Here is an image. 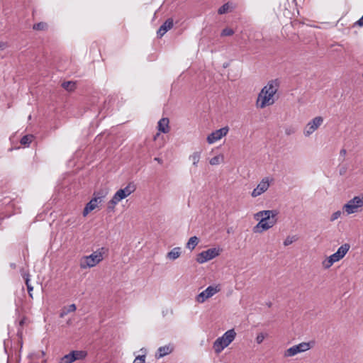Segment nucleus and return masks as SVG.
Returning <instances> with one entry per match:
<instances>
[{"mask_svg": "<svg viewBox=\"0 0 363 363\" xmlns=\"http://www.w3.org/2000/svg\"><path fill=\"white\" fill-rule=\"evenodd\" d=\"M169 119L167 118H162L158 121V130L163 133H167L169 131Z\"/></svg>", "mask_w": 363, "mask_h": 363, "instance_id": "nucleus-18", "label": "nucleus"}, {"mask_svg": "<svg viewBox=\"0 0 363 363\" xmlns=\"http://www.w3.org/2000/svg\"><path fill=\"white\" fill-rule=\"evenodd\" d=\"M363 207V198L354 196L345 203L342 210L347 214H352L360 211V208Z\"/></svg>", "mask_w": 363, "mask_h": 363, "instance_id": "nucleus-7", "label": "nucleus"}, {"mask_svg": "<svg viewBox=\"0 0 363 363\" xmlns=\"http://www.w3.org/2000/svg\"><path fill=\"white\" fill-rule=\"evenodd\" d=\"M95 196L86 205L91 211L96 208L98 202H101L104 197L103 193L94 194Z\"/></svg>", "mask_w": 363, "mask_h": 363, "instance_id": "nucleus-15", "label": "nucleus"}, {"mask_svg": "<svg viewBox=\"0 0 363 363\" xmlns=\"http://www.w3.org/2000/svg\"><path fill=\"white\" fill-rule=\"evenodd\" d=\"M265 337H266V335L264 333H259L256 337L257 343L261 344L263 342V340H264Z\"/></svg>", "mask_w": 363, "mask_h": 363, "instance_id": "nucleus-34", "label": "nucleus"}, {"mask_svg": "<svg viewBox=\"0 0 363 363\" xmlns=\"http://www.w3.org/2000/svg\"><path fill=\"white\" fill-rule=\"evenodd\" d=\"M201 152H194L192 155H190L189 159L192 160L193 165L194 167H197L198 163L201 158Z\"/></svg>", "mask_w": 363, "mask_h": 363, "instance_id": "nucleus-23", "label": "nucleus"}, {"mask_svg": "<svg viewBox=\"0 0 363 363\" xmlns=\"http://www.w3.org/2000/svg\"><path fill=\"white\" fill-rule=\"evenodd\" d=\"M33 28L36 30H44L47 28V24L44 22H40L34 24Z\"/></svg>", "mask_w": 363, "mask_h": 363, "instance_id": "nucleus-30", "label": "nucleus"}, {"mask_svg": "<svg viewBox=\"0 0 363 363\" xmlns=\"http://www.w3.org/2000/svg\"><path fill=\"white\" fill-rule=\"evenodd\" d=\"M236 333L234 329L227 330L221 337H219L213 342V350L216 354L220 353L226 347H228L234 340Z\"/></svg>", "mask_w": 363, "mask_h": 363, "instance_id": "nucleus-4", "label": "nucleus"}, {"mask_svg": "<svg viewBox=\"0 0 363 363\" xmlns=\"http://www.w3.org/2000/svg\"><path fill=\"white\" fill-rule=\"evenodd\" d=\"M228 133V127H224L218 130H216V131L212 132L211 134L208 135L206 139L207 142L209 144H213L216 141L219 140L220 139H221L223 136H225Z\"/></svg>", "mask_w": 363, "mask_h": 363, "instance_id": "nucleus-12", "label": "nucleus"}, {"mask_svg": "<svg viewBox=\"0 0 363 363\" xmlns=\"http://www.w3.org/2000/svg\"><path fill=\"white\" fill-rule=\"evenodd\" d=\"M300 353L299 350L297 345H294L286 350L284 351V356L285 357H290L295 356L296 354Z\"/></svg>", "mask_w": 363, "mask_h": 363, "instance_id": "nucleus-21", "label": "nucleus"}, {"mask_svg": "<svg viewBox=\"0 0 363 363\" xmlns=\"http://www.w3.org/2000/svg\"><path fill=\"white\" fill-rule=\"evenodd\" d=\"M62 86L67 91H72L75 88V83L70 81L65 82L62 84Z\"/></svg>", "mask_w": 363, "mask_h": 363, "instance_id": "nucleus-27", "label": "nucleus"}, {"mask_svg": "<svg viewBox=\"0 0 363 363\" xmlns=\"http://www.w3.org/2000/svg\"><path fill=\"white\" fill-rule=\"evenodd\" d=\"M295 239L294 238V237H287L285 240L284 241V246H288L291 244H292L294 242Z\"/></svg>", "mask_w": 363, "mask_h": 363, "instance_id": "nucleus-35", "label": "nucleus"}, {"mask_svg": "<svg viewBox=\"0 0 363 363\" xmlns=\"http://www.w3.org/2000/svg\"><path fill=\"white\" fill-rule=\"evenodd\" d=\"M73 359L72 358L70 352L64 355L62 357L60 358L58 363H72Z\"/></svg>", "mask_w": 363, "mask_h": 363, "instance_id": "nucleus-29", "label": "nucleus"}, {"mask_svg": "<svg viewBox=\"0 0 363 363\" xmlns=\"http://www.w3.org/2000/svg\"><path fill=\"white\" fill-rule=\"evenodd\" d=\"M174 347L172 345L169 344L162 347H160L155 354L157 359H160L172 352Z\"/></svg>", "mask_w": 363, "mask_h": 363, "instance_id": "nucleus-14", "label": "nucleus"}, {"mask_svg": "<svg viewBox=\"0 0 363 363\" xmlns=\"http://www.w3.org/2000/svg\"><path fill=\"white\" fill-rule=\"evenodd\" d=\"M273 211L274 210L260 211H259V212H257V213L255 214V216H254L255 219L258 220L259 218H262L263 217H264L267 214L273 213Z\"/></svg>", "mask_w": 363, "mask_h": 363, "instance_id": "nucleus-24", "label": "nucleus"}, {"mask_svg": "<svg viewBox=\"0 0 363 363\" xmlns=\"http://www.w3.org/2000/svg\"><path fill=\"white\" fill-rule=\"evenodd\" d=\"M342 172H343V170H341V171L340 172V174H342Z\"/></svg>", "mask_w": 363, "mask_h": 363, "instance_id": "nucleus-45", "label": "nucleus"}, {"mask_svg": "<svg viewBox=\"0 0 363 363\" xmlns=\"http://www.w3.org/2000/svg\"><path fill=\"white\" fill-rule=\"evenodd\" d=\"M356 24L359 26H363V16L356 22Z\"/></svg>", "mask_w": 363, "mask_h": 363, "instance_id": "nucleus-41", "label": "nucleus"}, {"mask_svg": "<svg viewBox=\"0 0 363 363\" xmlns=\"http://www.w3.org/2000/svg\"><path fill=\"white\" fill-rule=\"evenodd\" d=\"M155 161L157 162L158 163L160 164H162V160L160 159V157H155L154 159Z\"/></svg>", "mask_w": 363, "mask_h": 363, "instance_id": "nucleus-43", "label": "nucleus"}, {"mask_svg": "<svg viewBox=\"0 0 363 363\" xmlns=\"http://www.w3.org/2000/svg\"><path fill=\"white\" fill-rule=\"evenodd\" d=\"M173 25L174 21L172 18L167 19L158 29L157 32V36L160 38L162 37L169 30L173 27Z\"/></svg>", "mask_w": 363, "mask_h": 363, "instance_id": "nucleus-13", "label": "nucleus"}, {"mask_svg": "<svg viewBox=\"0 0 363 363\" xmlns=\"http://www.w3.org/2000/svg\"><path fill=\"white\" fill-rule=\"evenodd\" d=\"M341 214H342V212L340 211H337L334 212L331 215L330 220L332 222L335 221V220H337V218H339L341 216Z\"/></svg>", "mask_w": 363, "mask_h": 363, "instance_id": "nucleus-32", "label": "nucleus"}, {"mask_svg": "<svg viewBox=\"0 0 363 363\" xmlns=\"http://www.w3.org/2000/svg\"><path fill=\"white\" fill-rule=\"evenodd\" d=\"M199 243V238L196 236L191 237L186 243V248L192 250Z\"/></svg>", "mask_w": 363, "mask_h": 363, "instance_id": "nucleus-22", "label": "nucleus"}, {"mask_svg": "<svg viewBox=\"0 0 363 363\" xmlns=\"http://www.w3.org/2000/svg\"><path fill=\"white\" fill-rule=\"evenodd\" d=\"M105 251L104 247H101L90 255L82 257L79 262L80 268L86 269L95 267L103 260V254Z\"/></svg>", "mask_w": 363, "mask_h": 363, "instance_id": "nucleus-3", "label": "nucleus"}, {"mask_svg": "<svg viewBox=\"0 0 363 363\" xmlns=\"http://www.w3.org/2000/svg\"><path fill=\"white\" fill-rule=\"evenodd\" d=\"M223 160V155L215 156L211 158L209 161L211 165H218L220 163V162Z\"/></svg>", "mask_w": 363, "mask_h": 363, "instance_id": "nucleus-28", "label": "nucleus"}, {"mask_svg": "<svg viewBox=\"0 0 363 363\" xmlns=\"http://www.w3.org/2000/svg\"><path fill=\"white\" fill-rule=\"evenodd\" d=\"M270 186L269 177L263 178L261 182L257 184V187L253 189L251 196L254 198L260 196L267 191Z\"/></svg>", "mask_w": 363, "mask_h": 363, "instance_id": "nucleus-11", "label": "nucleus"}, {"mask_svg": "<svg viewBox=\"0 0 363 363\" xmlns=\"http://www.w3.org/2000/svg\"><path fill=\"white\" fill-rule=\"evenodd\" d=\"M181 248L179 247H174L170 252L167 254V258L171 260H175L181 255Z\"/></svg>", "mask_w": 363, "mask_h": 363, "instance_id": "nucleus-19", "label": "nucleus"}, {"mask_svg": "<svg viewBox=\"0 0 363 363\" xmlns=\"http://www.w3.org/2000/svg\"><path fill=\"white\" fill-rule=\"evenodd\" d=\"M342 172H343V170H341V171L340 172V174H342Z\"/></svg>", "mask_w": 363, "mask_h": 363, "instance_id": "nucleus-46", "label": "nucleus"}, {"mask_svg": "<svg viewBox=\"0 0 363 363\" xmlns=\"http://www.w3.org/2000/svg\"><path fill=\"white\" fill-rule=\"evenodd\" d=\"M219 255V250L216 248H210L199 253L196 257V262L199 264L205 263Z\"/></svg>", "mask_w": 363, "mask_h": 363, "instance_id": "nucleus-8", "label": "nucleus"}, {"mask_svg": "<svg viewBox=\"0 0 363 363\" xmlns=\"http://www.w3.org/2000/svg\"><path fill=\"white\" fill-rule=\"evenodd\" d=\"M350 246L349 244H344L341 245L336 252L331 255L323 262V267L325 269H329L335 262H338L345 257L350 250Z\"/></svg>", "mask_w": 363, "mask_h": 363, "instance_id": "nucleus-6", "label": "nucleus"}, {"mask_svg": "<svg viewBox=\"0 0 363 363\" xmlns=\"http://www.w3.org/2000/svg\"><path fill=\"white\" fill-rule=\"evenodd\" d=\"M77 309L76 305L72 303L68 306L67 307H64L60 313V317L64 318L69 313L74 312Z\"/></svg>", "mask_w": 363, "mask_h": 363, "instance_id": "nucleus-20", "label": "nucleus"}, {"mask_svg": "<svg viewBox=\"0 0 363 363\" xmlns=\"http://www.w3.org/2000/svg\"><path fill=\"white\" fill-rule=\"evenodd\" d=\"M10 266H11V268H13V269H15L16 267V265L15 263H11Z\"/></svg>", "mask_w": 363, "mask_h": 363, "instance_id": "nucleus-44", "label": "nucleus"}, {"mask_svg": "<svg viewBox=\"0 0 363 363\" xmlns=\"http://www.w3.org/2000/svg\"><path fill=\"white\" fill-rule=\"evenodd\" d=\"M347 154V151L345 149H342L340 152V158H339V160L341 161V162H343L344 160V157Z\"/></svg>", "mask_w": 363, "mask_h": 363, "instance_id": "nucleus-37", "label": "nucleus"}, {"mask_svg": "<svg viewBox=\"0 0 363 363\" xmlns=\"http://www.w3.org/2000/svg\"><path fill=\"white\" fill-rule=\"evenodd\" d=\"M294 133V130L291 128H286L285 130V133L288 135H291V133Z\"/></svg>", "mask_w": 363, "mask_h": 363, "instance_id": "nucleus-42", "label": "nucleus"}, {"mask_svg": "<svg viewBox=\"0 0 363 363\" xmlns=\"http://www.w3.org/2000/svg\"><path fill=\"white\" fill-rule=\"evenodd\" d=\"M220 290V288L219 286H209L196 296V300L198 303H203L206 299L212 297L216 293L219 292Z\"/></svg>", "mask_w": 363, "mask_h": 363, "instance_id": "nucleus-9", "label": "nucleus"}, {"mask_svg": "<svg viewBox=\"0 0 363 363\" xmlns=\"http://www.w3.org/2000/svg\"><path fill=\"white\" fill-rule=\"evenodd\" d=\"M135 189V185L133 182H130L125 188L118 190L108 201L107 206L108 210L113 211L116 205L133 193Z\"/></svg>", "mask_w": 363, "mask_h": 363, "instance_id": "nucleus-2", "label": "nucleus"}, {"mask_svg": "<svg viewBox=\"0 0 363 363\" xmlns=\"http://www.w3.org/2000/svg\"><path fill=\"white\" fill-rule=\"evenodd\" d=\"M90 211H91L86 206L83 210V216H86Z\"/></svg>", "mask_w": 363, "mask_h": 363, "instance_id": "nucleus-39", "label": "nucleus"}, {"mask_svg": "<svg viewBox=\"0 0 363 363\" xmlns=\"http://www.w3.org/2000/svg\"><path fill=\"white\" fill-rule=\"evenodd\" d=\"M235 9V4L233 2H227L220 6L218 10V13L220 15L225 14L232 12Z\"/></svg>", "mask_w": 363, "mask_h": 363, "instance_id": "nucleus-16", "label": "nucleus"}, {"mask_svg": "<svg viewBox=\"0 0 363 363\" xmlns=\"http://www.w3.org/2000/svg\"><path fill=\"white\" fill-rule=\"evenodd\" d=\"M234 34V30L232 29V28H224L221 33H220V35L222 37H224V36H231Z\"/></svg>", "mask_w": 363, "mask_h": 363, "instance_id": "nucleus-31", "label": "nucleus"}, {"mask_svg": "<svg viewBox=\"0 0 363 363\" xmlns=\"http://www.w3.org/2000/svg\"><path fill=\"white\" fill-rule=\"evenodd\" d=\"M323 118L321 116H316L312 121H309L306 125L303 134L306 137L313 134L323 123Z\"/></svg>", "mask_w": 363, "mask_h": 363, "instance_id": "nucleus-10", "label": "nucleus"}, {"mask_svg": "<svg viewBox=\"0 0 363 363\" xmlns=\"http://www.w3.org/2000/svg\"><path fill=\"white\" fill-rule=\"evenodd\" d=\"M73 362L84 359L88 353L86 350H72L70 352Z\"/></svg>", "mask_w": 363, "mask_h": 363, "instance_id": "nucleus-17", "label": "nucleus"}, {"mask_svg": "<svg viewBox=\"0 0 363 363\" xmlns=\"http://www.w3.org/2000/svg\"><path fill=\"white\" fill-rule=\"evenodd\" d=\"M278 89V85L275 82H269L262 88L258 95L257 100V106L263 108L267 106L272 105L274 103V95Z\"/></svg>", "mask_w": 363, "mask_h": 363, "instance_id": "nucleus-1", "label": "nucleus"}, {"mask_svg": "<svg viewBox=\"0 0 363 363\" xmlns=\"http://www.w3.org/2000/svg\"><path fill=\"white\" fill-rule=\"evenodd\" d=\"M23 277L25 279L26 286H30L31 284H30V274L28 273H25L23 274Z\"/></svg>", "mask_w": 363, "mask_h": 363, "instance_id": "nucleus-36", "label": "nucleus"}, {"mask_svg": "<svg viewBox=\"0 0 363 363\" xmlns=\"http://www.w3.org/2000/svg\"><path fill=\"white\" fill-rule=\"evenodd\" d=\"M33 136L32 135H24L21 139V144L23 145H29L32 140H33Z\"/></svg>", "mask_w": 363, "mask_h": 363, "instance_id": "nucleus-26", "label": "nucleus"}, {"mask_svg": "<svg viewBox=\"0 0 363 363\" xmlns=\"http://www.w3.org/2000/svg\"><path fill=\"white\" fill-rule=\"evenodd\" d=\"M278 212L273 211V213L267 214L261 218L259 223L253 228L254 233H262L272 228L277 222Z\"/></svg>", "mask_w": 363, "mask_h": 363, "instance_id": "nucleus-5", "label": "nucleus"}, {"mask_svg": "<svg viewBox=\"0 0 363 363\" xmlns=\"http://www.w3.org/2000/svg\"><path fill=\"white\" fill-rule=\"evenodd\" d=\"M296 345L298 346L300 353L308 351L311 347L310 342H301Z\"/></svg>", "mask_w": 363, "mask_h": 363, "instance_id": "nucleus-25", "label": "nucleus"}, {"mask_svg": "<svg viewBox=\"0 0 363 363\" xmlns=\"http://www.w3.org/2000/svg\"><path fill=\"white\" fill-rule=\"evenodd\" d=\"M27 289H28V294H29V296L30 298H33V294H32V291L33 290V287L32 286V285L30 286H27Z\"/></svg>", "mask_w": 363, "mask_h": 363, "instance_id": "nucleus-38", "label": "nucleus"}, {"mask_svg": "<svg viewBox=\"0 0 363 363\" xmlns=\"http://www.w3.org/2000/svg\"><path fill=\"white\" fill-rule=\"evenodd\" d=\"M7 48V44L4 42H0V50H3Z\"/></svg>", "mask_w": 363, "mask_h": 363, "instance_id": "nucleus-40", "label": "nucleus"}, {"mask_svg": "<svg viewBox=\"0 0 363 363\" xmlns=\"http://www.w3.org/2000/svg\"><path fill=\"white\" fill-rule=\"evenodd\" d=\"M145 354L136 357L133 363H145Z\"/></svg>", "mask_w": 363, "mask_h": 363, "instance_id": "nucleus-33", "label": "nucleus"}]
</instances>
